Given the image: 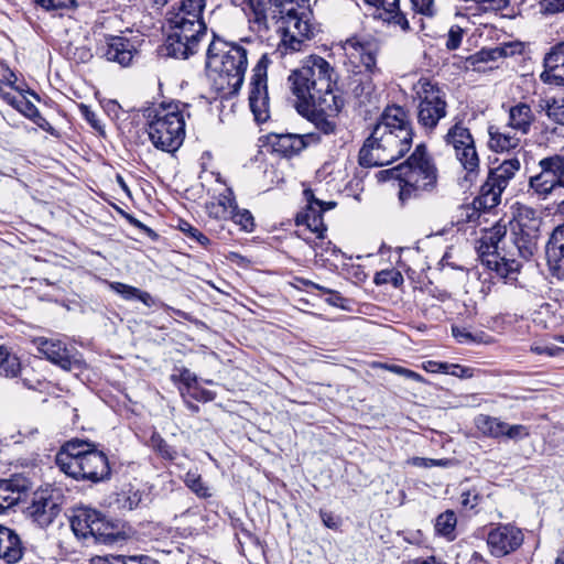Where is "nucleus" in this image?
Masks as SVG:
<instances>
[{"instance_id": "nucleus-47", "label": "nucleus", "mask_w": 564, "mask_h": 564, "mask_svg": "<svg viewBox=\"0 0 564 564\" xmlns=\"http://www.w3.org/2000/svg\"><path fill=\"white\" fill-rule=\"evenodd\" d=\"M109 288L127 301L137 299V294L140 290L122 282H109Z\"/></svg>"}, {"instance_id": "nucleus-20", "label": "nucleus", "mask_w": 564, "mask_h": 564, "mask_svg": "<svg viewBox=\"0 0 564 564\" xmlns=\"http://www.w3.org/2000/svg\"><path fill=\"white\" fill-rule=\"evenodd\" d=\"M30 516L42 528L50 525L61 512V507L53 497L46 492H36L29 507Z\"/></svg>"}, {"instance_id": "nucleus-1", "label": "nucleus", "mask_w": 564, "mask_h": 564, "mask_svg": "<svg viewBox=\"0 0 564 564\" xmlns=\"http://www.w3.org/2000/svg\"><path fill=\"white\" fill-rule=\"evenodd\" d=\"M413 130L401 106H389L359 151L364 167L383 166L402 158L412 147Z\"/></svg>"}, {"instance_id": "nucleus-4", "label": "nucleus", "mask_w": 564, "mask_h": 564, "mask_svg": "<svg viewBox=\"0 0 564 564\" xmlns=\"http://www.w3.org/2000/svg\"><path fill=\"white\" fill-rule=\"evenodd\" d=\"M268 14L281 33L278 51L282 54L301 51L315 34L310 0H269Z\"/></svg>"}, {"instance_id": "nucleus-25", "label": "nucleus", "mask_w": 564, "mask_h": 564, "mask_svg": "<svg viewBox=\"0 0 564 564\" xmlns=\"http://www.w3.org/2000/svg\"><path fill=\"white\" fill-rule=\"evenodd\" d=\"M535 115L531 106L524 101H518L508 109L507 127L511 130L527 135L530 133Z\"/></svg>"}, {"instance_id": "nucleus-26", "label": "nucleus", "mask_w": 564, "mask_h": 564, "mask_svg": "<svg viewBox=\"0 0 564 564\" xmlns=\"http://www.w3.org/2000/svg\"><path fill=\"white\" fill-rule=\"evenodd\" d=\"M99 514L100 512L89 508L75 510L70 518V527L75 535L86 541L93 540L95 523Z\"/></svg>"}, {"instance_id": "nucleus-36", "label": "nucleus", "mask_w": 564, "mask_h": 564, "mask_svg": "<svg viewBox=\"0 0 564 564\" xmlns=\"http://www.w3.org/2000/svg\"><path fill=\"white\" fill-rule=\"evenodd\" d=\"M457 518L453 510H446L435 520V532L437 535L445 538L447 541H454L456 538L455 529Z\"/></svg>"}, {"instance_id": "nucleus-15", "label": "nucleus", "mask_w": 564, "mask_h": 564, "mask_svg": "<svg viewBox=\"0 0 564 564\" xmlns=\"http://www.w3.org/2000/svg\"><path fill=\"white\" fill-rule=\"evenodd\" d=\"M522 531L512 524H498L487 536V545L491 555L506 556L518 550L523 543Z\"/></svg>"}, {"instance_id": "nucleus-3", "label": "nucleus", "mask_w": 564, "mask_h": 564, "mask_svg": "<svg viewBox=\"0 0 564 564\" xmlns=\"http://www.w3.org/2000/svg\"><path fill=\"white\" fill-rule=\"evenodd\" d=\"M293 95L299 108L324 107L335 111L338 108L335 94L336 73L334 67L323 57L313 55L306 63L293 70L289 76Z\"/></svg>"}, {"instance_id": "nucleus-59", "label": "nucleus", "mask_w": 564, "mask_h": 564, "mask_svg": "<svg viewBox=\"0 0 564 564\" xmlns=\"http://www.w3.org/2000/svg\"><path fill=\"white\" fill-rule=\"evenodd\" d=\"M186 228L183 227L182 230L187 232V235L195 239L198 243L202 246H207L209 243V239L207 236H205L202 231H199L197 228H194L189 224H185Z\"/></svg>"}, {"instance_id": "nucleus-38", "label": "nucleus", "mask_w": 564, "mask_h": 564, "mask_svg": "<svg viewBox=\"0 0 564 564\" xmlns=\"http://www.w3.org/2000/svg\"><path fill=\"white\" fill-rule=\"evenodd\" d=\"M21 371V364L15 355L6 347L0 346V376L14 378Z\"/></svg>"}, {"instance_id": "nucleus-2", "label": "nucleus", "mask_w": 564, "mask_h": 564, "mask_svg": "<svg viewBox=\"0 0 564 564\" xmlns=\"http://www.w3.org/2000/svg\"><path fill=\"white\" fill-rule=\"evenodd\" d=\"M206 0H180L166 13L167 35L162 46L166 56L186 59L198 50L207 26L203 19Z\"/></svg>"}, {"instance_id": "nucleus-39", "label": "nucleus", "mask_w": 564, "mask_h": 564, "mask_svg": "<svg viewBox=\"0 0 564 564\" xmlns=\"http://www.w3.org/2000/svg\"><path fill=\"white\" fill-rule=\"evenodd\" d=\"M185 485L198 497H212L210 488L203 481L197 470H188L184 477Z\"/></svg>"}, {"instance_id": "nucleus-32", "label": "nucleus", "mask_w": 564, "mask_h": 564, "mask_svg": "<svg viewBox=\"0 0 564 564\" xmlns=\"http://www.w3.org/2000/svg\"><path fill=\"white\" fill-rule=\"evenodd\" d=\"M23 487L15 479L0 480V513H4L21 500Z\"/></svg>"}, {"instance_id": "nucleus-41", "label": "nucleus", "mask_w": 564, "mask_h": 564, "mask_svg": "<svg viewBox=\"0 0 564 564\" xmlns=\"http://www.w3.org/2000/svg\"><path fill=\"white\" fill-rule=\"evenodd\" d=\"M317 239L318 241H315L313 245L315 257L321 258L323 261H328L329 256L337 257L341 253L340 249L333 245L332 241L324 240V234L322 235V238Z\"/></svg>"}, {"instance_id": "nucleus-58", "label": "nucleus", "mask_w": 564, "mask_h": 564, "mask_svg": "<svg viewBox=\"0 0 564 564\" xmlns=\"http://www.w3.org/2000/svg\"><path fill=\"white\" fill-rule=\"evenodd\" d=\"M192 389L193 391L191 392V397L200 402L213 401L216 397V393L210 390L202 389L198 387H193Z\"/></svg>"}, {"instance_id": "nucleus-40", "label": "nucleus", "mask_w": 564, "mask_h": 564, "mask_svg": "<svg viewBox=\"0 0 564 564\" xmlns=\"http://www.w3.org/2000/svg\"><path fill=\"white\" fill-rule=\"evenodd\" d=\"M149 446L163 459L173 460L177 456V451L167 444L158 432L152 433L149 440Z\"/></svg>"}, {"instance_id": "nucleus-55", "label": "nucleus", "mask_w": 564, "mask_h": 564, "mask_svg": "<svg viewBox=\"0 0 564 564\" xmlns=\"http://www.w3.org/2000/svg\"><path fill=\"white\" fill-rule=\"evenodd\" d=\"M34 2L45 10H56L62 8H69L73 6L75 0H34Z\"/></svg>"}, {"instance_id": "nucleus-43", "label": "nucleus", "mask_w": 564, "mask_h": 564, "mask_svg": "<svg viewBox=\"0 0 564 564\" xmlns=\"http://www.w3.org/2000/svg\"><path fill=\"white\" fill-rule=\"evenodd\" d=\"M66 55L76 63H87L93 58L91 48L86 44H69L66 48Z\"/></svg>"}, {"instance_id": "nucleus-27", "label": "nucleus", "mask_w": 564, "mask_h": 564, "mask_svg": "<svg viewBox=\"0 0 564 564\" xmlns=\"http://www.w3.org/2000/svg\"><path fill=\"white\" fill-rule=\"evenodd\" d=\"M245 12L250 23V29L257 33L269 31V1L267 0H243Z\"/></svg>"}, {"instance_id": "nucleus-22", "label": "nucleus", "mask_w": 564, "mask_h": 564, "mask_svg": "<svg viewBox=\"0 0 564 564\" xmlns=\"http://www.w3.org/2000/svg\"><path fill=\"white\" fill-rule=\"evenodd\" d=\"M366 4L375 9L372 15L388 24L398 25L403 31L410 29L409 21L400 11L399 0H364Z\"/></svg>"}, {"instance_id": "nucleus-21", "label": "nucleus", "mask_w": 564, "mask_h": 564, "mask_svg": "<svg viewBox=\"0 0 564 564\" xmlns=\"http://www.w3.org/2000/svg\"><path fill=\"white\" fill-rule=\"evenodd\" d=\"M540 79L550 85L564 86V42L556 44L544 57Z\"/></svg>"}, {"instance_id": "nucleus-52", "label": "nucleus", "mask_w": 564, "mask_h": 564, "mask_svg": "<svg viewBox=\"0 0 564 564\" xmlns=\"http://www.w3.org/2000/svg\"><path fill=\"white\" fill-rule=\"evenodd\" d=\"M382 367L388 369L389 371H391L393 373L400 375V376L405 377L408 379H411L413 381H416V382H423L424 381L423 377L420 373H417V372H415L413 370L403 368L401 366H398V365H383Z\"/></svg>"}, {"instance_id": "nucleus-56", "label": "nucleus", "mask_w": 564, "mask_h": 564, "mask_svg": "<svg viewBox=\"0 0 564 564\" xmlns=\"http://www.w3.org/2000/svg\"><path fill=\"white\" fill-rule=\"evenodd\" d=\"M142 501V494L139 490H128L124 494V500H123V507L128 508L129 510H133Z\"/></svg>"}, {"instance_id": "nucleus-28", "label": "nucleus", "mask_w": 564, "mask_h": 564, "mask_svg": "<svg viewBox=\"0 0 564 564\" xmlns=\"http://www.w3.org/2000/svg\"><path fill=\"white\" fill-rule=\"evenodd\" d=\"M488 135V147L497 153L510 152L521 145V139L517 135L516 131H502L500 127L489 126Z\"/></svg>"}, {"instance_id": "nucleus-9", "label": "nucleus", "mask_w": 564, "mask_h": 564, "mask_svg": "<svg viewBox=\"0 0 564 564\" xmlns=\"http://www.w3.org/2000/svg\"><path fill=\"white\" fill-rule=\"evenodd\" d=\"M478 253L481 263L506 282L517 280L521 263L513 258V251L507 248V230L496 226L479 240Z\"/></svg>"}, {"instance_id": "nucleus-48", "label": "nucleus", "mask_w": 564, "mask_h": 564, "mask_svg": "<svg viewBox=\"0 0 564 564\" xmlns=\"http://www.w3.org/2000/svg\"><path fill=\"white\" fill-rule=\"evenodd\" d=\"M503 436L510 440H522L530 435L529 429L522 424L509 425L505 423Z\"/></svg>"}, {"instance_id": "nucleus-30", "label": "nucleus", "mask_w": 564, "mask_h": 564, "mask_svg": "<svg viewBox=\"0 0 564 564\" xmlns=\"http://www.w3.org/2000/svg\"><path fill=\"white\" fill-rule=\"evenodd\" d=\"M520 167L521 163L518 158L505 160L499 166L490 171L487 181L492 184V186H496V188L505 191L510 180L514 177Z\"/></svg>"}, {"instance_id": "nucleus-60", "label": "nucleus", "mask_w": 564, "mask_h": 564, "mask_svg": "<svg viewBox=\"0 0 564 564\" xmlns=\"http://www.w3.org/2000/svg\"><path fill=\"white\" fill-rule=\"evenodd\" d=\"M413 464L420 467H432V466H441L446 467L449 464L448 459H432V458H423V457H415L413 459Z\"/></svg>"}, {"instance_id": "nucleus-29", "label": "nucleus", "mask_w": 564, "mask_h": 564, "mask_svg": "<svg viewBox=\"0 0 564 564\" xmlns=\"http://www.w3.org/2000/svg\"><path fill=\"white\" fill-rule=\"evenodd\" d=\"M23 547L18 534L0 524V558L12 564L21 560Z\"/></svg>"}, {"instance_id": "nucleus-34", "label": "nucleus", "mask_w": 564, "mask_h": 564, "mask_svg": "<svg viewBox=\"0 0 564 564\" xmlns=\"http://www.w3.org/2000/svg\"><path fill=\"white\" fill-rule=\"evenodd\" d=\"M503 191L496 188L488 181L481 186L480 195L473 202V206L477 210H489L500 203Z\"/></svg>"}, {"instance_id": "nucleus-35", "label": "nucleus", "mask_w": 564, "mask_h": 564, "mask_svg": "<svg viewBox=\"0 0 564 564\" xmlns=\"http://www.w3.org/2000/svg\"><path fill=\"white\" fill-rule=\"evenodd\" d=\"M475 426L485 436L499 438L503 436L505 422L498 417L479 414L475 417Z\"/></svg>"}, {"instance_id": "nucleus-31", "label": "nucleus", "mask_w": 564, "mask_h": 564, "mask_svg": "<svg viewBox=\"0 0 564 564\" xmlns=\"http://www.w3.org/2000/svg\"><path fill=\"white\" fill-rule=\"evenodd\" d=\"M344 50L352 63L358 61L368 73H373L376 68V56L367 46L355 39H349L345 42Z\"/></svg>"}, {"instance_id": "nucleus-51", "label": "nucleus", "mask_w": 564, "mask_h": 564, "mask_svg": "<svg viewBox=\"0 0 564 564\" xmlns=\"http://www.w3.org/2000/svg\"><path fill=\"white\" fill-rule=\"evenodd\" d=\"M411 2L413 9L425 17L432 18L436 14L434 0H411Z\"/></svg>"}, {"instance_id": "nucleus-63", "label": "nucleus", "mask_w": 564, "mask_h": 564, "mask_svg": "<svg viewBox=\"0 0 564 564\" xmlns=\"http://www.w3.org/2000/svg\"><path fill=\"white\" fill-rule=\"evenodd\" d=\"M373 87L371 83L360 84L355 87L354 93L356 97L364 98L360 100L364 104L366 100H369L370 95L372 94Z\"/></svg>"}, {"instance_id": "nucleus-24", "label": "nucleus", "mask_w": 564, "mask_h": 564, "mask_svg": "<svg viewBox=\"0 0 564 564\" xmlns=\"http://www.w3.org/2000/svg\"><path fill=\"white\" fill-rule=\"evenodd\" d=\"M336 101H338V108L335 111L324 109V107H307L299 108L297 110L306 116L322 133L330 134L334 133L336 129L334 117H336L344 107V99L341 97L336 98Z\"/></svg>"}, {"instance_id": "nucleus-64", "label": "nucleus", "mask_w": 564, "mask_h": 564, "mask_svg": "<svg viewBox=\"0 0 564 564\" xmlns=\"http://www.w3.org/2000/svg\"><path fill=\"white\" fill-rule=\"evenodd\" d=\"M530 350L536 355L556 356L562 351V348L556 346L532 345Z\"/></svg>"}, {"instance_id": "nucleus-37", "label": "nucleus", "mask_w": 564, "mask_h": 564, "mask_svg": "<svg viewBox=\"0 0 564 564\" xmlns=\"http://www.w3.org/2000/svg\"><path fill=\"white\" fill-rule=\"evenodd\" d=\"M90 564H158L155 560L148 555H110L97 556L91 558Z\"/></svg>"}, {"instance_id": "nucleus-44", "label": "nucleus", "mask_w": 564, "mask_h": 564, "mask_svg": "<svg viewBox=\"0 0 564 564\" xmlns=\"http://www.w3.org/2000/svg\"><path fill=\"white\" fill-rule=\"evenodd\" d=\"M235 224L239 225L242 230L251 231L253 229V217L251 213L247 209H239L238 206L236 210L229 217Z\"/></svg>"}, {"instance_id": "nucleus-12", "label": "nucleus", "mask_w": 564, "mask_h": 564, "mask_svg": "<svg viewBox=\"0 0 564 564\" xmlns=\"http://www.w3.org/2000/svg\"><path fill=\"white\" fill-rule=\"evenodd\" d=\"M540 172L529 178V188L546 199L556 188H564V155L553 154L538 162Z\"/></svg>"}, {"instance_id": "nucleus-16", "label": "nucleus", "mask_w": 564, "mask_h": 564, "mask_svg": "<svg viewBox=\"0 0 564 564\" xmlns=\"http://www.w3.org/2000/svg\"><path fill=\"white\" fill-rule=\"evenodd\" d=\"M303 194L307 204L304 210L297 214L296 224L305 225L307 229L317 235L316 238H322V235L327 229L324 224L323 214L325 210L334 208L336 204L317 199L310 188L304 189Z\"/></svg>"}, {"instance_id": "nucleus-42", "label": "nucleus", "mask_w": 564, "mask_h": 564, "mask_svg": "<svg viewBox=\"0 0 564 564\" xmlns=\"http://www.w3.org/2000/svg\"><path fill=\"white\" fill-rule=\"evenodd\" d=\"M545 113L547 118L557 124L564 126V100L551 99L545 104Z\"/></svg>"}, {"instance_id": "nucleus-13", "label": "nucleus", "mask_w": 564, "mask_h": 564, "mask_svg": "<svg viewBox=\"0 0 564 564\" xmlns=\"http://www.w3.org/2000/svg\"><path fill=\"white\" fill-rule=\"evenodd\" d=\"M270 59L262 55L252 69L250 83L249 106L258 123L267 122L270 118L267 70Z\"/></svg>"}, {"instance_id": "nucleus-33", "label": "nucleus", "mask_w": 564, "mask_h": 564, "mask_svg": "<svg viewBox=\"0 0 564 564\" xmlns=\"http://www.w3.org/2000/svg\"><path fill=\"white\" fill-rule=\"evenodd\" d=\"M122 540V534L118 528L99 514L97 522L95 523V531L93 535L94 543L101 544H113Z\"/></svg>"}, {"instance_id": "nucleus-49", "label": "nucleus", "mask_w": 564, "mask_h": 564, "mask_svg": "<svg viewBox=\"0 0 564 564\" xmlns=\"http://www.w3.org/2000/svg\"><path fill=\"white\" fill-rule=\"evenodd\" d=\"M207 214L210 218L216 220H227L232 214V209H226L221 205L210 202L206 205Z\"/></svg>"}, {"instance_id": "nucleus-11", "label": "nucleus", "mask_w": 564, "mask_h": 564, "mask_svg": "<svg viewBox=\"0 0 564 564\" xmlns=\"http://www.w3.org/2000/svg\"><path fill=\"white\" fill-rule=\"evenodd\" d=\"M447 147L454 151L455 158L468 176L477 175L479 171V155L476 150L475 140L469 129L463 121L455 122L444 135Z\"/></svg>"}, {"instance_id": "nucleus-54", "label": "nucleus", "mask_w": 564, "mask_h": 564, "mask_svg": "<svg viewBox=\"0 0 564 564\" xmlns=\"http://www.w3.org/2000/svg\"><path fill=\"white\" fill-rule=\"evenodd\" d=\"M463 40V29L459 26H452L448 31L446 47L451 51L459 47Z\"/></svg>"}, {"instance_id": "nucleus-14", "label": "nucleus", "mask_w": 564, "mask_h": 564, "mask_svg": "<svg viewBox=\"0 0 564 564\" xmlns=\"http://www.w3.org/2000/svg\"><path fill=\"white\" fill-rule=\"evenodd\" d=\"M35 344L40 354L63 370L82 371L85 367L80 354L74 347H67L62 340L37 338Z\"/></svg>"}, {"instance_id": "nucleus-46", "label": "nucleus", "mask_w": 564, "mask_h": 564, "mask_svg": "<svg viewBox=\"0 0 564 564\" xmlns=\"http://www.w3.org/2000/svg\"><path fill=\"white\" fill-rule=\"evenodd\" d=\"M452 334L455 339L460 344L479 343L482 339L484 333L473 334L465 327L453 326Z\"/></svg>"}, {"instance_id": "nucleus-5", "label": "nucleus", "mask_w": 564, "mask_h": 564, "mask_svg": "<svg viewBox=\"0 0 564 564\" xmlns=\"http://www.w3.org/2000/svg\"><path fill=\"white\" fill-rule=\"evenodd\" d=\"M55 462L65 475L76 480L97 484L111 475L107 455L96 449L94 444L77 438L62 446Z\"/></svg>"}, {"instance_id": "nucleus-61", "label": "nucleus", "mask_w": 564, "mask_h": 564, "mask_svg": "<svg viewBox=\"0 0 564 564\" xmlns=\"http://www.w3.org/2000/svg\"><path fill=\"white\" fill-rule=\"evenodd\" d=\"M80 112L84 116V118L90 123V126L96 129L100 130L101 124L100 121L97 118V115L95 111H93L88 106L80 105Z\"/></svg>"}, {"instance_id": "nucleus-19", "label": "nucleus", "mask_w": 564, "mask_h": 564, "mask_svg": "<svg viewBox=\"0 0 564 564\" xmlns=\"http://www.w3.org/2000/svg\"><path fill=\"white\" fill-rule=\"evenodd\" d=\"M98 53L107 61L127 67L137 54V47L134 42L126 36L105 35L104 44L98 47Z\"/></svg>"}, {"instance_id": "nucleus-23", "label": "nucleus", "mask_w": 564, "mask_h": 564, "mask_svg": "<svg viewBox=\"0 0 564 564\" xmlns=\"http://www.w3.org/2000/svg\"><path fill=\"white\" fill-rule=\"evenodd\" d=\"M545 254L553 274L558 279H564V224L553 230L546 245Z\"/></svg>"}, {"instance_id": "nucleus-50", "label": "nucleus", "mask_w": 564, "mask_h": 564, "mask_svg": "<svg viewBox=\"0 0 564 564\" xmlns=\"http://www.w3.org/2000/svg\"><path fill=\"white\" fill-rule=\"evenodd\" d=\"M302 282H303V284H304V285H306V286H311V288H313V289H315V290H318V291H321V292H323V293H325V294H328V295H329V297H328L326 301H327V303H329V304H332V305H338V303H337V302L343 300V297L340 296V294H339L338 292L334 291V290H330V289H328V288H325V286H323V285H319V284H317V283H314V282H312V281H310V280H302Z\"/></svg>"}, {"instance_id": "nucleus-53", "label": "nucleus", "mask_w": 564, "mask_h": 564, "mask_svg": "<svg viewBox=\"0 0 564 564\" xmlns=\"http://www.w3.org/2000/svg\"><path fill=\"white\" fill-rule=\"evenodd\" d=\"M215 203L221 205V207H225L227 210L232 209V213L238 206L231 188H226L221 194H219L218 199Z\"/></svg>"}, {"instance_id": "nucleus-17", "label": "nucleus", "mask_w": 564, "mask_h": 564, "mask_svg": "<svg viewBox=\"0 0 564 564\" xmlns=\"http://www.w3.org/2000/svg\"><path fill=\"white\" fill-rule=\"evenodd\" d=\"M540 219L532 218L531 224H523L522 220H518L519 230L514 231L510 237V246L508 250L516 252L524 260H529L538 250V240L540 238Z\"/></svg>"}, {"instance_id": "nucleus-18", "label": "nucleus", "mask_w": 564, "mask_h": 564, "mask_svg": "<svg viewBox=\"0 0 564 564\" xmlns=\"http://www.w3.org/2000/svg\"><path fill=\"white\" fill-rule=\"evenodd\" d=\"M268 140L275 153L291 158L297 155L310 144L318 143L321 138L319 134L315 132L305 134L272 133L268 137Z\"/></svg>"}, {"instance_id": "nucleus-8", "label": "nucleus", "mask_w": 564, "mask_h": 564, "mask_svg": "<svg viewBox=\"0 0 564 564\" xmlns=\"http://www.w3.org/2000/svg\"><path fill=\"white\" fill-rule=\"evenodd\" d=\"M206 67L218 75L215 80L220 89L237 91L248 67L247 51L239 44L214 37L207 50Z\"/></svg>"}, {"instance_id": "nucleus-45", "label": "nucleus", "mask_w": 564, "mask_h": 564, "mask_svg": "<svg viewBox=\"0 0 564 564\" xmlns=\"http://www.w3.org/2000/svg\"><path fill=\"white\" fill-rule=\"evenodd\" d=\"M6 99L22 115H24L26 118H31V116L35 115V111L37 108L34 104H32L30 100H28L24 96L20 97H6Z\"/></svg>"}, {"instance_id": "nucleus-62", "label": "nucleus", "mask_w": 564, "mask_h": 564, "mask_svg": "<svg viewBox=\"0 0 564 564\" xmlns=\"http://www.w3.org/2000/svg\"><path fill=\"white\" fill-rule=\"evenodd\" d=\"M542 9L545 13H557L564 11V0H543Z\"/></svg>"}, {"instance_id": "nucleus-57", "label": "nucleus", "mask_w": 564, "mask_h": 564, "mask_svg": "<svg viewBox=\"0 0 564 564\" xmlns=\"http://www.w3.org/2000/svg\"><path fill=\"white\" fill-rule=\"evenodd\" d=\"M135 300H139L140 302H142L145 306L148 307H152V306H155V305H160L161 307H164V308H171L170 306L165 305L164 303L160 302L159 300L154 299L149 292L147 291H142V290H139L138 294H137V299Z\"/></svg>"}, {"instance_id": "nucleus-6", "label": "nucleus", "mask_w": 564, "mask_h": 564, "mask_svg": "<svg viewBox=\"0 0 564 564\" xmlns=\"http://www.w3.org/2000/svg\"><path fill=\"white\" fill-rule=\"evenodd\" d=\"M188 105L180 101L161 102L143 110L147 131L152 144L165 152H175L185 138V116Z\"/></svg>"}, {"instance_id": "nucleus-10", "label": "nucleus", "mask_w": 564, "mask_h": 564, "mask_svg": "<svg viewBox=\"0 0 564 564\" xmlns=\"http://www.w3.org/2000/svg\"><path fill=\"white\" fill-rule=\"evenodd\" d=\"M417 101V122L427 131H433L447 115L446 93L430 79L422 78L414 85Z\"/></svg>"}, {"instance_id": "nucleus-7", "label": "nucleus", "mask_w": 564, "mask_h": 564, "mask_svg": "<svg viewBox=\"0 0 564 564\" xmlns=\"http://www.w3.org/2000/svg\"><path fill=\"white\" fill-rule=\"evenodd\" d=\"M387 172L399 181V199L402 204L432 191L437 182V170L424 144H419L404 163Z\"/></svg>"}]
</instances>
